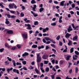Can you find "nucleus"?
<instances>
[{"mask_svg": "<svg viewBox=\"0 0 79 79\" xmlns=\"http://www.w3.org/2000/svg\"><path fill=\"white\" fill-rule=\"evenodd\" d=\"M42 60V58L41 56H40V54H38L37 55V63H39L40 61H41Z\"/></svg>", "mask_w": 79, "mask_h": 79, "instance_id": "obj_1", "label": "nucleus"}, {"mask_svg": "<svg viewBox=\"0 0 79 79\" xmlns=\"http://www.w3.org/2000/svg\"><path fill=\"white\" fill-rule=\"evenodd\" d=\"M6 31H7V33L8 34H13V31L12 30H8V29H5L4 31V32H6Z\"/></svg>", "mask_w": 79, "mask_h": 79, "instance_id": "obj_2", "label": "nucleus"}, {"mask_svg": "<svg viewBox=\"0 0 79 79\" xmlns=\"http://www.w3.org/2000/svg\"><path fill=\"white\" fill-rule=\"evenodd\" d=\"M22 37L24 39H27V34L24 33L22 35Z\"/></svg>", "mask_w": 79, "mask_h": 79, "instance_id": "obj_3", "label": "nucleus"}, {"mask_svg": "<svg viewBox=\"0 0 79 79\" xmlns=\"http://www.w3.org/2000/svg\"><path fill=\"white\" fill-rule=\"evenodd\" d=\"M15 6V4L14 3L10 4L9 5V8L10 9H13L14 8V6Z\"/></svg>", "mask_w": 79, "mask_h": 79, "instance_id": "obj_4", "label": "nucleus"}, {"mask_svg": "<svg viewBox=\"0 0 79 79\" xmlns=\"http://www.w3.org/2000/svg\"><path fill=\"white\" fill-rule=\"evenodd\" d=\"M71 35V34H69L68 33H67L65 35V37H66V39H69Z\"/></svg>", "mask_w": 79, "mask_h": 79, "instance_id": "obj_5", "label": "nucleus"}, {"mask_svg": "<svg viewBox=\"0 0 79 79\" xmlns=\"http://www.w3.org/2000/svg\"><path fill=\"white\" fill-rule=\"evenodd\" d=\"M72 26L73 29H74L75 30L77 28H78L79 27V26H76L75 27L74 26V23L72 24Z\"/></svg>", "mask_w": 79, "mask_h": 79, "instance_id": "obj_6", "label": "nucleus"}, {"mask_svg": "<svg viewBox=\"0 0 79 79\" xmlns=\"http://www.w3.org/2000/svg\"><path fill=\"white\" fill-rule=\"evenodd\" d=\"M77 38H78V36H77V35L75 36L73 38V41H76V40H77Z\"/></svg>", "mask_w": 79, "mask_h": 79, "instance_id": "obj_7", "label": "nucleus"}, {"mask_svg": "<svg viewBox=\"0 0 79 79\" xmlns=\"http://www.w3.org/2000/svg\"><path fill=\"white\" fill-rule=\"evenodd\" d=\"M65 2V1H63L60 2V5L61 6H64V3Z\"/></svg>", "mask_w": 79, "mask_h": 79, "instance_id": "obj_8", "label": "nucleus"}, {"mask_svg": "<svg viewBox=\"0 0 79 79\" xmlns=\"http://www.w3.org/2000/svg\"><path fill=\"white\" fill-rule=\"evenodd\" d=\"M31 13L33 15L34 17H37L38 16V15L34 13L33 11H31Z\"/></svg>", "mask_w": 79, "mask_h": 79, "instance_id": "obj_9", "label": "nucleus"}, {"mask_svg": "<svg viewBox=\"0 0 79 79\" xmlns=\"http://www.w3.org/2000/svg\"><path fill=\"white\" fill-rule=\"evenodd\" d=\"M13 67H11L10 69H7V71L8 73H10V71H12L13 70Z\"/></svg>", "mask_w": 79, "mask_h": 79, "instance_id": "obj_10", "label": "nucleus"}, {"mask_svg": "<svg viewBox=\"0 0 79 79\" xmlns=\"http://www.w3.org/2000/svg\"><path fill=\"white\" fill-rule=\"evenodd\" d=\"M5 24H10V21H8V19H6Z\"/></svg>", "mask_w": 79, "mask_h": 79, "instance_id": "obj_11", "label": "nucleus"}, {"mask_svg": "<svg viewBox=\"0 0 79 79\" xmlns=\"http://www.w3.org/2000/svg\"><path fill=\"white\" fill-rule=\"evenodd\" d=\"M27 26V28H26L27 29H29V30H31V29H32V28L31 27V25H30V24L28 25Z\"/></svg>", "mask_w": 79, "mask_h": 79, "instance_id": "obj_12", "label": "nucleus"}, {"mask_svg": "<svg viewBox=\"0 0 79 79\" xmlns=\"http://www.w3.org/2000/svg\"><path fill=\"white\" fill-rule=\"evenodd\" d=\"M73 43H72V41L70 40L69 41V43H68V45H69V46H71V45H72V44Z\"/></svg>", "mask_w": 79, "mask_h": 79, "instance_id": "obj_13", "label": "nucleus"}, {"mask_svg": "<svg viewBox=\"0 0 79 79\" xmlns=\"http://www.w3.org/2000/svg\"><path fill=\"white\" fill-rule=\"evenodd\" d=\"M74 47H73L70 50V53H73V52H74Z\"/></svg>", "mask_w": 79, "mask_h": 79, "instance_id": "obj_14", "label": "nucleus"}, {"mask_svg": "<svg viewBox=\"0 0 79 79\" xmlns=\"http://www.w3.org/2000/svg\"><path fill=\"white\" fill-rule=\"evenodd\" d=\"M47 57V55H44L42 57V58H43V59H44V60H46Z\"/></svg>", "mask_w": 79, "mask_h": 79, "instance_id": "obj_15", "label": "nucleus"}, {"mask_svg": "<svg viewBox=\"0 0 79 79\" xmlns=\"http://www.w3.org/2000/svg\"><path fill=\"white\" fill-rule=\"evenodd\" d=\"M37 47V45H33L31 46V48H35Z\"/></svg>", "mask_w": 79, "mask_h": 79, "instance_id": "obj_16", "label": "nucleus"}, {"mask_svg": "<svg viewBox=\"0 0 79 79\" xmlns=\"http://www.w3.org/2000/svg\"><path fill=\"white\" fill-rule=\"evenodd\" d=\"M44 8L42 7L39 10L40 12V13H41V12H42V11H44Z\"/></svg>", "mask_w": 79, "mask_h": 79, "instance_id": "obj_17", "label": "nucleus"}, {"mask_svg": "<svg viewBox=\"0 0 79 79\" xmlns=\"http://www.w3.org/2000/svg\"><path fill=\"white\" fill-rule=\"evenodd\" d=\"M31 3V4H34V3H36V2H35V0H32Z\"/></svg>", "mask_w": 79, "mask_h": 79, "instance_id": "obj_18", "label": "nucleus"}, {"mask_svg": "<svg viewBox=\"0 0 79 79\" xmlns=\"http://www.w3.org/2000/svg\"><path fill=\"white\" fill-rule=\"evenodd\" d=\"M34 24L35 26L38 25V24H39V22L37 21H36L34 22Z\"/></svg>", "mask_w": 79, "mask_h": 79, "instance_id": "obj_19", "label": "nucleus"}, {"mask_svg": "<svg viewBox=\"0 0 79 79\" xmlns=\"http://www.w3.org/2000/svg\"><path fill=\"white\" fill-rule=\"evenodd\" d=\"M55 73H54L53 75H51L50 76L51 77V78L52 79H55Z\"/></svg>", "mask_w": 79, "mask_h": 79, "instance_id": "obj_20", "label": "nucleus"}, {"mask_svg": "<svg viewBox=\"0 0 79 79\" xmlns=\"http://www.w3.org/2000/svg\"><path fill=\"white\" fill-rule=\"evenodd\" d=\"M5 47H7V48H10V46H9V45H8V43H6L5 44Z\"/></svg>", "mask_w": 79, "mask_h": 79, "instance_id": "obj_21", "label": "nucleus"}, {"mask_svg": "<svg viewBox=\"0 0 79 79\" xmlns=\"http://www.w3.org/2000/svg\"><path fill=\"white\" fill-rule=\"evenodd\" d=\"M39 31H36L35 33V36H37V34H39Z\"/></svg>", "mask_w": 79, "mask_h": 79, "instance_id": "obj_22", "label": "nucleus"}, {"mask_svg": "<svg viewBox=\"0 0 79 79\" xmlns=\"http://www.w3.org/2000/svg\"><path fill=\"white\" fill-rule=\"evenodd\" d=\"M43 68H40V69L41 71L43 73H45V70H44L43 69Z\"/></svg>", "mask_w": 79, "mask_h": 79, "instance_id": "obj_23", "label": "nucleus"}, {"mask_svg": "<svg viewBox=\"0 0 79 79\" xmlns=\"http://www.w3.org/2000/svg\"><path fill=\"white\" fill-rule=\"evenodd\" d=\"M49 70H50V69H49V68L48 67H47L46 69L45 70V71L46 72H47L48 73V72L49 71Z\"/></svg>", "mask_w": 79, "mask_h": 79, "instance_id": "obj_24", "label": "nucleus"}, {"mask_svg": "<svg viewBox=\"0 0 79 79\" xmlns=\"http://www.w3.org/2000/svg\"><path fill=\"white\" fill-rule=\"evenodd\" d=\"M67 30L68 32H70L73 31V29L72 28H68Z\"/></svg>", "mask_w": 79, "mask_h": 79, "instance_id": "obj_25", "label": "nucleus"}, {"mask_svg": "<svg viewBox=\"0 0 79 79\" xmlns=\"http://www.w3.org/2000/svg\"><path fill=\"white\" fill-rule=\"evenodd\" d=\"M35 71L36 72V73H37V74H39V70L37 69V68H35Z\"/></svg>", "mask_w": 79, "mask_h": 79, "instance_id": "obj_26", "label": "nucleus"}, {"mask_svg": "<svg viewBox=\"0 0 79 79\" xmlns=\"http://www.w3.org/2000/svg\"><path fill=\"white\" fill-rule=\"evenodd\" d=\"M44 38L46 40H47V41H48V40H50V39L49 38L45 37Z\"/></svg>", "mask_w": 79, "mask_h": 79, "instance_id": "obj_27", "label": "nucleus"}, {"mask_svg": "<svg viewBox=\"0 0 79 79\" xmlns=\"http://www.w3.org/2000/svg\"><path fill=\"white\" fill-rule=\"evenodd\" d=\"M60 39V35H58L57 37L56 38V39L57 40H59Z\"/></svg>", "mask_w": 79, "mask_h": 79, "instance_id": "obj_28", "label": "nucleus"}, {"mask_svg": "<svg viewBox=\"0 0 79 79\" xmlns=\"http://www.w3.org/2000/svg\"><path fill=\"white\" fill-rule=\"evenodd\" d=\"M12 62L13 63V65L14 66H16V62H15V61L14 60H13Z\"/></svg>", "mask_w": 79, "mask_h": 79, "instance_id": "obj_29", "label": "nucleus"}, {"mask_svg": "<svg viewBox=\"0 0 79 79\" xmlns=\"http://www.w3.org/2000/svg\"><path fill=\"white\" fill-rule=\"evenodd\" d=\"M75 53L77 55H79V52H78V51H75Z\"/></svg>", "mask_w": 79, "mask_h": 79, "instance_id": "obj_30", "label": "nucleus"}, {"mask_svg": "<svg viewBox=\"0 0 79 79\" xmlns=\"http://www.w3.org/2000/svg\"><path fill=\"white\" fill-rule=\"evenodd\" d=\"M48 61L44 60V64H48Z\"/></svg>", "mask_w": 79, "mask_h": 79, "instance_id": "obj_31", "label": "nucleus"}, {"mask_svg": "<svg viewBox=\"0 0 79 79\" xmlns=\"http://www.w3.org/2000/svg\"><path fill=\"white\" fill-rule=\"evenodd\" d=\"M71 57V56H67L66 58V60H69V58Z\"/></svg>", "mask_w": 79, "mask_h": 79, "instance_id": "obj_32", "label": "nucleus"}, {"mask_svg": "<svg viewBox=\"0 0 79 79\" xmlns=\"http://www.w3.org/2000/svg\"><path fill=\"white\" fill-rule=\"evenodd\" d=\"M75 73H78V68L77 67L75 68Z\"/></svg>", "mask_w": 79, "mask_h": 79, "instance_id": "obj_33", "label": "nucleus"}, {"mask_svg": "<svg viewBox=\"0 0 79 79\" xmlns=\"http://www.w3.org/2000/svg\"><path fill=\"white\" fill-rule=\"evenodd\" d=\"M17 47H18V48L19 49L21 48V45H19V44H17Z\"/></svg>", "mask_w": 79, "mask_h": 79, "instance_id": "obj_34", "label": "nucleus"}, {"mask_svg": "<svg viewBox=\"0 0 79 79\" xmlns=\"http://www.w3.org/2000/svg\"><path fill=\"white\" fill-rule=\"evenodd\" d=\"M3 51H4V48H2L1 49H0V52L1 53L3 52Z\"/></svg>", "mask_w": 79, "mask_h": 79, "instance_id": "obj_35", "label": "nucleus"}, {"mask_svg": "<svg viewBox=\"0 0 79 79\" xmlns=\"http://www.w3.org/2000/svg\"><path fill=\"white\" fill-rule=\"evenodd\" d=\"M0 69H1V70H2V71L3 72H4V71H5V70H6V69H5V68H0Z\"/></svg>", "mask_w": 79, "mask_h": 79, "instance_id": "obj_36", "label": "nucleus"}, {"mask_svg": "<svg viewBox=\"0 0 79 79\" xmlns=\"http://www.w3.org/2000/svg\"><path fill=\"white\" fill-rule=\"evenodd\" d=\"M50 41H51V42H52V43H53V44H56V42H55L54 41H53V40H50Z\"/></svg>", "mask_w": 79, "mask_h": 79, "instance_id": "obj_37", "label": "nucleus"}, {"mask_svg": "<svg viewBox=\"0 0 79 79\" xmlns=\"http://www.w3.org/2000/svg\"><path fill=\"white\" fill-rule=\"evenodd\" d=\"M2 4H3V3L2 2H1L0 3V6L2 7V8H3L4 6H3V5Z\"/></svg>", "mask_w": 79, "mask_h": 79, "instance_id": "obj_38", "label": "nucleus"}, {"mask_svg": "<svg viewBox=\"0 0 79 79\" xmlns=\"http://www.w3.org/2000/svg\"><path fill=\"white\" fill-rule=\"evenodd\" d=\"M22 63L23 64H24V65H25V64H26L27 62H26V61H23Z\"/></svg>", "mask_w": 79, "mask_h": 79, "instance_id": "obj_39", "label": "nucleus"}, {"mask_svg": "<svg viewBox=\"0 0 79 79\" xmlns=\"http://www.w3.org/2000/svg\"><path fill=\"white\" fill-rule=\"evenodd\" d=\"M64 61L63 60H61L60 61V64H63V63Z\"/></svg>", "mask_w": 79, "mask_h": 79, "instance_id": "obj_40", "label": "nucleus"}, {"mask_svg": "<svg viewBox=\"0 0 79 79\" xmlns=\"http://www.w3.org/2000/svg\"><path fill=\"white\" fill-rule=\"evenodd\" d=\"M20 15L21 16V17H24V14H23V13H20Z\"/></svg>", "mask_w": 79, "mask_h": 79, "instance_id": "obj_41", "label": "nucleus"}, {"mask_svg": "<svg viewBox=\"0 0 79 79\" xmlns=\"http://www.w3.org/2000/svg\"><path fill=\"white\" fill-rule=\"evenodd\" d=\"M51 46L52 47H53V48H55V47H56L55 45V44H51Z\"/></svg>", "mask_w": 79, "mask_h": 79, "instance_id": "obj_42", "label": "nucleus"}, {"mask_svg": "<svg viewBox=\"0 0 79 79\" xmlns=\"http://www.w3.org/2000/svg\"><path fill=\"white\" fill-rule=\"evenodd\" d=\"M17 70L16 69H13L12 71L13 72H14V73H16V71Z\"/></svg>", "mask_w": 79, "mask_h": 79, "instance_id": "obj_43", "label": "nucleus"}, {"mask_svg": "<svg viewBox=\"0 0 79 79\" xmlns=\"http://www.w3.org/2000/svg\"><path fill=\"white\" fill-rule=\"evenodd\" d=\"M52 51H53V52H54V53L55 54V53H56V50L54 49H53V48H52Z\"/></svg>", "mask_w": 79, "mask_h": 79, "instance_id": "obj_44", "label": "nucleus"}, {"mask_svg": "<svg viewBox=\"0 0 79 79\" xmlns=\"http://www.w3.org/2000/svg\"><path fill=\"white\" fill-rule=\"evenodd\" d=\"M56 23H52L51 24V26H55L56 25Z\"/></svg>", "mask_w": 79, "mask_h": 79, "instance_id": "obj_45", "label": "nucleus"}, {"mask_svg": "<svg viewBox=\"0 0 79 79\" xmlns=\"http://www.w3.org/2000/svg\"><path fill=\"white\" fill-rule=\"evenodd\" d=\"M72 8H74L75 7V4H73L72 5Z\"/></svg>", "mask_w": 79, "mask_h": 79, "instance_id": "obj_46", "label": "nucleus"}, {"mask_svg": "<svg viewBox=\"0 0 79 79\" xmlns=\"http://www.w3.org/2000/svg\"><path fill=\"white\" fill-rule=\"evenodd\" d=\"M10 13L12 14H15V11H10Z\"/></svg>", "mask_w": 79, "mask_h": 79, "instance_id": "obj_47", "label": "nucleus"}, {"mask_svg": "<svg viewBox=\"0 0 79 79\" xmlns=\"http://www.w3.org/2000/svg\"><path fill=\"white\" fill-rule=\"evenodd\" d=\"M17 65H21V63L17 62L16 63Z\"/></svg>", "mask_w": 79, "mask_h": 79, "instance_id": "obj_48", "label": "nucleus"}, {"mask_svg": "<svg viewBox=\"0 0 79 79\" xmlns=\"http://www.w3.org/2000/svg\"><path fill=\"white\" fill-rule=\"evenodd\" d=\"M15 17H16V16L10 15V18H15Z\"/></svg>", "mask_w": 79, "mask_h": 79, "instance_id": "obj_49", "label": "nucleus"}, {"mask_svg": "<svg viewBox=\"0 0 79 79\" xmlns=\"http://www.w3.org/2000/svg\"><path fill=\"white\" fill-rule=\"evenodd\" d=\"M46 31H46V30L45 29V28H44V29L43 30V32L44 33L45 32H46Z\"/></svg>", "mask_w": 79, "mask_h": 79, "instance_id": "obj_50", "label": "nucleus"}, {"mask_svg": "<svg viewBox=\"0 0 79 79\" xmlns=\"http://www.w3.org/2000/svg\"><path fill=\"white\" fill-rule=\"evenodd\" d=\"M16 49V47H13L11 48L12 50H15Z\"/></svg>", "mask_w": 79, "mask_h": 79, "instance_id": "obj_51", "label": "nucleus"}, {"mask_svg": "<svg viewBox=\"0 0 79 79\" xmlns=\"http://www.w3.org/2000/svg\"><path fill=\"white\" fill-rule=\"evenodd\" d=\"M55 16L58 18H60V16H59V14H55Z\"/></svg>", "mask_w": 79, "mask_h": 79, "instance_id": "obj_52", "label": "nucleus"}, {"mask_svg": "<svg viewBox=\"0 0 79 79\" xmlns=\"http://www.w3.org/2000/svg\"><path fill=\"white\" fill-rule=\"evenodd\" d=\"M49 47H48V46H46V48H45V50H48V48H49Z\"/></svg>", "mask_w": 79, "mask_h": 79, "instance_id": "obj_53", "label": "nucleus"}, {"mask_svg": "<svg viewBox=\"0 0 79 79\" xmlns=\"http://www.w3.org/2000/svg\"><path fill=\"white\" fill-rule=\"evenodd\" d=\"M68 50V49H64L63 51V52H67V51Z\"/></svg>", "mask_w": 79, "mask_h": 79, "instance_id": "obj_54", "label": "nucleus"}, {"mask_svg": "<svg viewBox=\"0 0 79 79\" xmlns=\"http://www.w3.org/2000/svg\"><path fill=\"white\" fill-rule=\"evenodd\" d=\"M16 23H20V21L18 19H17L16 20Z\"/></svg>", "mask_w": 79, "mask_h": 79, "instance_id": "obj_55", "label": "nucleus"}, {"mask_svg": "<svg viewBox=\"0 0 79 79\" xmlns=\"http://www.w3.org/2000/svg\"><path fill=\"white\" fill-rule=\"evenodd\" d=\"M24 53L26 56H28L29 55V53L26 52H25Z\"/></svg>", "mask_w": 79, "mask_h": 79, "instance_id": "obj_56", "label": "nucleus"}, {"mask_svg": "<svg viewBox=\"0 0 79 79\" xmlns=\"http://www.w3.org/2000/svg\"><path fill=\"white\" fill-rule=\"evenodd\" d=\"M22 2L24 3H27V0H22Z\"/></svg>", "mask_w": 79, "mask_h": 79, "instance_id": "obj_57", "label": "nucleus"}, {"mask_svg": "<svg viewBox=\"0 0 79 79\" xmlns=\"http://www.w3.org/2000/svg\"><path fill=\"white\" fill-rule=\"evenodd\" d=\"M44 66V64L42 62L40 63V67H43Z\"/></svg>", "mask_w": 79, "mask_h": 79, "instance_id": "obj_58", "label": "nucleus"}, {"mask_svg": "<svg viewBox=\"0 0 79 79\" xmlns=\"http://www.w3.org/2000/svg\"><path fill=\"white\" fill-rule=\"evenodd\" d=\"M59 45L60 46H62V45H63V43H62V42H60Z\"/></svg>", "mask_w": 79, "mask_h": 79, "instance_id": "obj_59", "label": "nucleus"}, {"mask_svg": "<svg viewBox=\"0 0 79 79\" xmlns=\"http://www.w3.org/2000/svg\"><path fill=\"white\" fill-rule=\"evenodd\" d=\"M42 41L44 43H46V41L45 40V39H43L42 40Z\"/></svg>", "mask_w": 79, "mask_h": 79, "instance_id": "obj_60", "label": "nucleus"}, {"mask_svg": "<svg viewBox=\"0 0 79 79\" xmlns=\"http://www.w3.org/2000/svg\"><path fill=\"white\" fill-rule=\"evenodd\" d=\"M70 13L71 15H74V12L73 11H70Z\"/></svg>", "mask_w": 79, "mask_h": 79, "instance_id": "obj_61", "label": "nucleus"}, {"mask_svg": "<svg viewBox=\"0 0 79 79\" xmlns=\"http://www.w3.org/2000/svg\"><path fill=\"white\" fill-rule=\"evenodd\" d=\"M52 64H55V60L53 59L52 61Z\"/></svg>", "mask_w": 79, "mask_h": 79, "instance_id": "obj_62", "label": "nucleus"}, {"mask_svg": "<svg viewBox=\"0 0 79 79\" xmlns=\"http://www.w3.org/2000/svg\"><path fill=\"white\" fill-rule=\"evenodd\" d=\"M65 79H72V78H69L68 76L66 77Z\"/></svg>", "mask_w": 79, "mask_h": 79, "instance_id": "obj_63", "label": "nucleus"}, {"mask_svg": "<svg viewBox=\"0 0 79 79\" xmlns=\"http://www.w3.org/2000/svg\"><path fill=\"white\" fill-rule=\"evenodd\" d=\"M56 79H61V77H56Z\"/></svg>", "mask_w": 79, "mask_h": 79, "instance_id": "obj_64", "label": "nucleus"}]
</instances>
